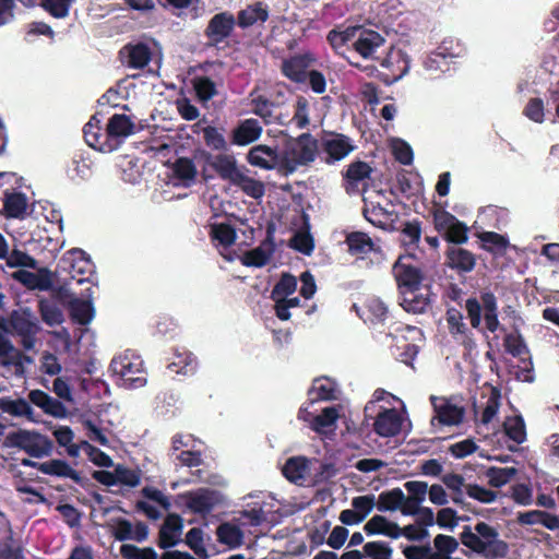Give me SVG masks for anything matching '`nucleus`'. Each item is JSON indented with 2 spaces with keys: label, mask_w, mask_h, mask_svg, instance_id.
Wrapping results in <instances>:
<instances>
[{
  "label": "nucleus",
  "mask_w": 559,
  "mask_h": 559,
  "mask_svg": "<svg viewBox=\"0 0 559 559\" xmlns=\"http://www.w3.org/2000/svg\"><path fill=\"white\" fill-rule=\"evenodd\" d=\"M186 544L189 548L202 559H207L209 554L203 543V531L200 527H192L186 534Z\"/></svg>",
  "instance_id": "obj_60"
},
{
  "label": "nucleus",
  "mask_w": 559,
  "mask_h": 559,
  "mask_svg": "<svg viewBox=\"0 0 559 559\" xmlns=\"http://www.w3.org/2000/svg\"><path fill=\"white\" fill-rule=\"evenodd\" d=\"M40 473L49 476L70 478L78 485L83 484V478L80 473L71 467V465L60 459H52L50 461L41 462Z\"/></svg>",
  "instance_id": "obj_30"
},
{
  "label": "nucleus",
  "mask_w": 559,
  "mask_h": 559,
  "mask_svg": "<svg viewBox=\"0 0 559 559\" xmlns=\"http://www.w3.org/2000/svg\"><path fill=\"white\" fill-rule=\"evenodd\" d=\"M99 122V119H97L96 116H93L84 126L83 133L85 142L88 146L98 150L99 152H112L117 148V144L110 143V141L105 139V132H102Z\"/></svg>",
  "instance_id": "obj_24"
},
{
  "label": "nucleus",
  "mask_w": 559,
  "mask_h": 559,
  "mask_svg": "<svg viewBox=\"0 0 559 559\" xmlns=\"http://www.w3.org/2000/svg\"><path fill=\"white\" fill-rule=\"evenodd\" d=\"M297 289V278L290 273H283L271 292V298L276 300L281 297H288Z\"/></svg>",
  "instance_id": "obj_55"
},
{
  "label": "nucleus",
  "mask_w": 559,
  "mask_h": 559,
  "mask_svg": "<svg viewBox=\"0 0 559 559\" xmlns=\"http://www.w3.org/2000/svg\"><path fill=\"white\" fill-rule=\"evenodd\" d=\"M353 50L364 59H378L376 52L386 43L384 36L371 28L358 25Z\"/></svg>",
  "instance_id": "obj_15"
},
{
  "label": "nucleus",
  "mask_w": 559,
  "mask_h": 559,
  "mask_svg": "<svg viewBox=\"0 0 559 559\" xmlns=\"http://www.w3.org/2000/svg\"><path fill=\"white\" fill-rule=\"evenodd\" d=\"M403 501L404 492L401 488L397 487L391 490L382 491L378 496L376 507L380 512L395 511L400 509Z\"/></svg>",
  "instance_id": "obj_46"
},
{
  "label": "nucleus",
  "mask_w": 559,
  "mask_h": 559,
  "mask_svg": "<svg viewBox=\"0 0 559 559\" xmlns=\"http://www.w3.org/2000/svg\"><path fill=\"white\" fill-rule=\"evenodd\" d=\"M269 10L265 3L258 1L247 5L237 13L236 24L240 28H248L257 23H265L269 20Z\"/></svg>",
  "instance_id": "obj_28"
},
{
  "label": "nucleus",
  "mask_w": 559,
  "mask_h": 559,
  "mask_svg": "<svg viewBox=\"0 0 559 559\" xmlns=\"http://www.w3.org/2000/svg\"><path fill=\"white\" fill-rule=\"evenodd\" d=\"M388 307L377 297L368 298L362 307L360 318L370 324L383 323L388 318Z\"/></svg>",
  "instance_id": "obj_34"
},
{
  "label": "nucleus",
  "mask_w": 559,
  "mask_h": 559,
  "mask_svg": "<svg viewBox=\"0 0 559 559\" xmlns=\"http://www.w3.org/2000/svg\"><path fill=\"white\" fill-rule=\"evenodd\" d=\"M2 447L20 449L29 457L35 459L50 456L53 451L51 439L36 430L28 429H17L9 432L2 441Z\"/></svg>",
  "instance_id": "obj_2"
},
{
  "label": "nucleus",
  "mask_w": 559,
  "mask_h": 559,
  "mask_svg": "<svg viewBox=\"0 0 559 559\" xmlns=\"http://www.w3.org/2000/svg\"><path fill=\"white\" fill-rule=\"evenodd\" d=\"M71 318L81 325L88 324L94 316V309L91 301L75 299L70 306Z\"/></svg>",
  "instance_id": "obj_50"
},
{
  "label": "nucleus",
  "mask_w": 559,
  "mask_h": 559,
  "mask_svg": "<svg viewBox=\"0 0 559 559\" xmlns=\"http://www.w3.org/2000/svg\"><path fill=\"white\" fill-rule=\"evenodd\" d=\"M38 309L46 324L53 326L63 322V313L53 301L40 300Z\"/></svg>",
  "instance_id": "obj_54"
},
{
  "label": "nucleus",
  "mask_w": 559,
  "mask_h": 559,
  "mask_svg": "<svg viewBox=\"0 0 559 559\" xmlns=\"http://www.w3.org/2000/svg\"><path fill=\"white\" fill-rule=\"evenodd\" d=\"M356 150L353 139L337 132H328L321 139V151L325 154L323 160L331 165L344 159Z\"/></svg>",
  "instance_id": "obj_8"
},
{
  "label": "nucleus",
  "mask_w": 559,
  "mask_h": 559,
  "mask_svg": "<svg viewBox=\"0 0 559 559\" xmlns=\"http://www.w3.org/2000/svg\"><path fill=\"white\" fill-rule=\"evenodd\" d=\"M372 167L362 160H354L343 171V187L347 194H364L368 191L367 179L371 178Z\"/></svg>",
  "instance_id": "obj_9"
},
{
  "label": "nucleus",
  "mask_w": 559,
  "mask_h": 559,
  "mask_svg": "<svg viewBox=\"0 0 559 559\" xmlns=\"http://www.w3.org/2000/svg\"><path fill=\"white\" fill-rule=\"evenodd\" d=\"M308 468V461L302 456L289 457L284 467L283 475L292 483H298L305 479L306 472Z\"/></svg>",
  "instance_id": "obj_45"
},
{
  "label": "nucleus",
  "mask_w": 559,
  "mask_h": 559,
  "mask_svg": "<svg viewBox=\"0 0 559 559\" xmlns=\"http://www.w3.org/2000/svg\"><path fill=\"white\" fill-rule=\"evenodd\" d=\"M14 278L31 289H47L50 286V282L47 277H43L36 273L20 270L14 273Z\"/></svg>",
  "instance_id": "obj_56"
},
{
  "label": "nucleus",
  "mask_w": 559,
  "mask_h": 559,
  "mask_svg": "<svg viewBox=\"0 0 559 559\" xmlns=\"http://www.w3.org/2000/svg\"><path fill=\"white\" fill-rule=\"evenodd\" d=\"M263 127L258 119L248 118L240 120L231 130L230 143L237 146L249 145L260 139Z\"/></svg>",
  "instance_id": "obj_18"
},
{
  "label": "nucleus",
  "mask_w": 559,
  "mask_h": 559,
  "mask_svg": "<svg viewBox=\"0 0 559 559\" xmlns=\"http://www.w3.org/2000/svg\"><path fill=\"white\" fill-rule=\"evenodd\" d=\"M28 402L39 407L45 414L56 418L67 416V407L59 400L50 396L43 390L35 389L28 392Z\"/></svg>",
  "instance_id": "obj_22"
},
{
  "label": "nucleus",
  "mask_w": 559,
  "mask_h": 559,
  "mask_svg": "<svg viewBox=\"0 0 559 559\" xmlns=\"http://www.w3.org/2000/svg\"><path fill=\"white\" fill-rule=\"evenodd\" d=\"M275 225L269 223L266 226V237L260 246L247 251L241 258V262L246 266L262 267L267 264L275 251L274 242Z\"/></svg>",
  "instance_id": "obj_14"
},
{
  "label": "nucleus",
  "mask_w": 559,
  "mask_h": 559,
  "mask_svg": "<svg viewBox=\"0 0 559 559\" xmlns=\"http://www.w3.org/2000/svg\"><path fill=\"white\" fill-rule=\"evenodd\" d=\"M293 121L299 129H305L309 126V100L305 96H297L294 106Z\"/></svg>",
  "instance_id": "obj_61"
},
{
  "label": "nucleus",
  "mask_w": 559,
  "mask_h": 559,
  "mask_svg": "<svg viewBox=\"0 0 559 559\" xmlns=\"http://www.w3.org/2000/svg\"><path fill=\"white\" fill-rule=\"evenodd\" d=\"M110 370L127 388H140L146 383L143 360L134 354L126 353L115 357L110 362Z\"/></svg>",
  "instance_id": "obj_4"
},
{
  "label": "nucleus",
  "mask_w": 559,
  "mask_h": 559,
  "mask_svg": "<svg viewBox=\"0 0 559 559\" xmlns=\"http://www.w3.org/2000/svg\"><path fill=\"white\" fill-rule=\"evenodd\" d=\"M503 346L508 354L513 357L522 358L530 354V349L521 332L515 329L513 332L506 334L503 337Z\"/></svg>",
  "instance_id": "obj_43"
},
{
  "label": "nucleus",
  "mask_w": 559,
  "mask_h": 559,
  "mask_svg": "<svg viewBox=\"0 0 559 559\" xmlns=\"http://www.w3.org/2000/svg\"><path fill=\"white\" fill-rule=\"evenodd\" d=\"M430 402L435 412V416L431 419V424L438 420L440 426H456L460 425L465 415L463 407L457 406L450 402L445 397H439L431 395Z\"/></svg>",
  "instance_id": "obj_13"
},
{
  "label": "nucleus",
  "mask_w": 559,
  "mask_h": 559,
  "mask_svg": "<svg viewBox=\"0 0 559 559\" xmlns=\"http://www.w3.org/2000/svg\"><path fill=\"white\" fill-rule=\"evenodd\" d=\"M358 32V25H336L334 28L329 31L326 35V41L338 56H344L345 51L354 47L356 34Z\"/></svg>",
  "instance_id": "obj_19"
},
{
  "label": "nucleus",
  "mask_w": 559,
  "mask_h": 559,
  "mask_svg": "<svg viewBox=\"0 0 559 559\" xmlns=\"http://www.w3.org/2000/svg\"><path fill=\"white\" fill-rule=\"evenodd\" d=\"M367 559H393V548L388 542L372 540L362 546Z\"/></svg>",
  "instance_id": "obj_53"
},
{
  "label": "nucleus",
  "mask_w": 559,
  "mask_h": 559,
  "mask_svg": "<svg viewBox=\"0 0 559 559\" xmlns=\"http://www.w3.org/2000/svg\"><path fill=\"white\" fill-rule=\"evenodd\" d=\"M173 176L183 187H190L195 182L198 169L192 158L178 157L171 166Z\"/></svg>",
  "instance_id": "obj_33"
},
{
  "label": "nucleus",
  "mask_w": 559,
  "mask_h": 559,
  "mask_svg": "<svg viewBox=\"0 0 559 559\" xmlns=\"http://www.w3.org/2000/svg\"><path fill=\"white\" fill-rule=\"evenodd\" d=\"M10 324L14 332L20 336L22 334H37L39 328L36 319L33 318L29 310L12 311Z\"/></svg>",
  "instance_id": "obj_37"
},
{
  "label": "nucleus",
  "mask_w": 559,
  "mask_h": 559,
  "mask_svg": "<svg viewBox=\"0 0 559 559\" xmlns=\"http://www.w3.org/2000/svg\"><path fill=\"white\" fill-rule=\"evenodd\" d=\"M233 186L240 188L245 194L253 199H261L265 192L263 182L247 176L245 171Z\"/></svg>",
  "instance_id": "obj_52"
},
{
  "label": "nucleus",
  "mask_w": 559,
  "mask_h": 559,
  "mask_svg": "<svg viewBox=\"0 0 559 559\" xmlns=\"http://www.w3.org/2000/svg\"><path fill=\"white\" fill-rule=\"evenodd\" d=\"M503 430L508 438L518 444H521L526 440L525 423L523 417L520 415L507 417L503 423Z\"/></svg>",
  "instance_id": "obj_48"
},
{
  "label": "nucleus",
  "mask_w": 559,
  "mask_h": 559,
  "mask_svg": "<svg viewBox=\"0 0 559 559\" xmlns=\"http://www.w3.org/2000/svg\"><path fill=\"white\" fill-rule=\"evenodd\" d=\"M153 53L147 44L129 43L119 50L120 61L130 69L142 70L152 60Z\"/></svg>",
  "instance_id": "obj_16"
},
{
  "label": "nucleus",
  "mask_w": 559,
  "mask_h": 559,
  "mask_svg": "<svg viewBox=\"0 0 559 559\" xmlns=\"http://www.w3.org/2000/svg\"><path fill=\"white\" fill-rule=\"evenodd\" d=\"M396 188L406 199L418 197L424 190L423 178L418 173L402 169L396 174Z\"/></svg>",
  "instance_id": "obj_29"
},
{
  "label": "nucleus",
  "mask_w": 559,
  "mask_h": 559,
  "mask_svg": "<svg viewBox=\"0 0 559 559\" xmlns=\"http://www.w3.org/2000/svg\"><path fill=\"white\" fill-rule=\"evenodd\" d=\"M134 132L135 124L130 117L123 114H115L109 118L106 126L105 139L110 141V143H116L118 145V138H127Z\"/></svg>",
  "instance_id": "obj_25"
},
{
  "label": "nucleus",
  "mask_w": 559,
  "mask_h": 559,
  "mask_svg": "<svg viewBox=\"0 0 559 559\" xmlns=\"http://www.w3.org/2000/svg\"><path fill=\"white\" fill-rule=\"evenodd\" d=\"M501 393L497 388H491L490 395L481 414V424H489L497 415L501 404Z\"/></svg>",
  "instance_id": "obj_64"
},
{
  "label": "nucleus",
  "mask_w": 559,
  "mask_h": 559,
  "mask_svg": "<svg viewBox=\"0 0 559 559\" xmlns=\"http://www.w3.org/2000/svg\"><path fill=\"white\" fill-rule=\"evenodd\" d=\"M392 275L397 292L419 289L426 278L425 271L414 252L399 255L392 265Z\"/></svg>",
  "instance_id": "obj_3"
},
{
  "label": "nucleus",
  "mask_w": 559,
  "mask_h": 559,
  "mask_svg": "<svg viewBox=\"0 0 559 559\" xmlns=\"http://www.w3.org/2000/svg\"><path fill=\"white\" fill-rule=\"evenodd\" d=\"M302 218L305 222V230H299L292 237L289 247L302 254L310 255L314 249V240L309 231L307 214H304Z\"/></svg>",
  "instance_id": "obj_40"
},
{
  "label": "nucleus",
  "mask_w": 559,
  "mask_h": 559,
  "mask_svg": "<svg viewBox=\"0 0 559 559\" xmlns=\"http://www.w3.org/2000/svg\"><path fill=\"white\" fill-rule=\"evenodd\" d=\"M167 368L171 372L186 374L193 370L194 357H193L192 353L187 352V350H185L182 353H178V354H176L175 360H173L171 362H169L167 365Z\"/></svg>",
  "instance_id": "obj_62"
},
{
  "label": "nucleus",
  "mask_w": 559,
  "mask_h": 559,
  "mask_svg": "<svg viewBox=\"0 0 559 559\" xmlns=\"http://www.w3.org/2000/svg\"><path fill=\"white\" fill-rule=\"evenodd\" d=\"M308 395L311 402L334 401L336 396V383L330 378H317L313 380Z\"/></svg>",
  "instance_id": "obj_36"
},
{
  "label": "nucleus",
  "mask_w": 559,
  "mask_h": 559,
  "mask_svg": "<svg viewBox=\"0 0 559 559\" xmlns=\"http://www.w3.org/2000/svg\"><path fill=\"white\" fill-rule=\"evenodd\" d=\"M217 538L221 543L228 546H237L240 544L242 533L240 528L230 523H222L216 530Z\"/></svg>",
  "instance_id": "obj_59"
},
{
  "label": "nucleus",
  "mask_w": 559,
  "mask_h": 559,
  "mask_svg": "<svg viewBox=\"0 0 559 559\" xmlns=\"http://www.w3.org/2000/svg\"><path fill=\"white\" fill-rule=\"evenodd\" d=\"M318 141L309 133L297 138L289 136L284 141L280 155V168L286 174H293L299 166H306L316 159Z\"/></svg>",
  "instance_id": "obj_1"
},
{
  "label": "nucleus",
  "mask_w": 559,
  "mask_h": 559,
  "mask_svg": "<svg viewBox=\"0 0 559 559\" xmlns=\"http://www.w3.org/2000/svg\"><path fill=\"white\" fill-rule=\"evenodd\" d=\"M235 26V15L229 11H223L210 19L204 29V35L212 45H218L230 37Z\"/></svg>",
  "instance_id": "obj_11"
},
{
  "label": "nucleus",
  "mask_w": 559,
  "mask_h": 559,
  "mask_svg": "<svg viewBox=\"0 0 559 559\" xmlns=\"http://www.w3.org/2000/svg\"><path fill=\"white\" fill-rule=\"evenodd\" d=\"M400 305L408 313H424L431 304L429 286L399 292Z\"/></svg>",
  "instance_id": "obj_17"
},
{
  "label": "nucleus",
  "mask_w": 559,
  "mask_h": 559,
  "mask_svg": "<svg viewBox=\"0 0 559 559\" xmlns=\"http://www.w3.org/2000/svg\"><path fill=\"white\" fill-rule=\"evenodd\" d=\"M515 474L516 468L514 467L491 466L485 472V475L488 478V485L495 488H500L507 485Z\"/></svg>",
  "instance_id": "obj_49"
},
{
  "label": "nucleus",
  "mask_w": 559,
  "mask_h": 559,
  "mask_svg": "<svg viewBox=\"0 0 559 559\" xmlns=\"http://www.w3.org/2000/svg\"><path fill=\"white\" fill-rule=\"evenodd\" d=\"M251 112L260 117L265 124L271 123L274 103L264 95H255V90L250 93Z\"/></svg>",
  "instance_id": "obj_47"
},
{
  "label": "nucleus",
  "mask_w": 559,
  "mask_h": 559,
  "mask_svg": "<svg viewBox=\"0 0 559 559\" xmlns=\"http://www.w3.org/2000/svg\"><path fill=\"white\" fill-rule=\"evenodd\" d=\"M338 418V412L335 406H329L322 409L321 414L313 417L310 428L316 432H323L326 428H332Z\"/></svg>",
  "instance_id": "obj_51"
},
{
  "label": "nucleus",
  "mask_w": 559,
  "mask_h": 559,
  "mask_svg": "<svg viewBox=\"0 0 559 559\" xmlns=\"http://www.w3.org/2000/svg\"><path fill=\"white\" fill-rule=\"evenodd\" d=\"M59 266L67 272L71 280H75L78 284L88 281L93 274L94 264L86 253L79 248L71 249L66 252L59 262Z\"/></svg>",
  "instance_id": "obj_7"
},
{
  "label": "nucleus",
  "mask_w": 559,
  "mask_h": 559,
  "mask_svg": "<svg viewBox=\"0 0 559 559\" xmlns=\"http://www.w3.org/2000/svg\"><path fill=\"white\" fill-rule=\"evenodd\" d=\"M380 66L385 72L379 73L378 78L386 85L401 80L409 70L408 55L395 47H391L383 58H378Z\"/></svg>",
  "instance_id": "obj_6"
},
{
  "label": "nucleus",
  "mask_w": 559,
  "mask_h": 559,
  "mask_svg": "<svg viewBox=\"0 0 559 559\" xmlns=\"http://www.w3.org/2000/svg\"><path fill=\"white\" fill-rule=\"evenodd\" d=\"M202 155L205 160L217 174V176L230 185H234L242 174L245 167H239L234 155L219 153L213 156L211 153L203 151Z\"/></svg>",
  "instance_id": "obj_12"
},
{
  "label": "nucleus",
  "mask_w": 559,
  "mask_h": 559,
  "mask_svg": "<svg viewBox=\"0 0 559 559\" xmlns=\"http://www.w3.org/2000/svg\"><path fill=\"white\" fill-rule=\"evenodd\" d=\"M74 2L75 0H40L39 5L52 17L64 19Z\"/></svg>",
  "instance_id": "obj_57"
},
{
  "label": "nucleus",
  "mask_w": 559,
  "mask_h": 559,
  "mask_svg": "<svg viewBox=\"0 0 559 559\" xmlns=\"http://www.w3.org/2000/svg\"><path fill=\"white\" fill-rule=\"evenodd\" d=\"M445 263L459 273H469L476 265V257L467 249L449 247L445 252Z\"/></svg>",
  "instance_id": "obj_27"
},
{
  "label": "nucleus",
  "mask_w": 559,
  "mask_h": 559,
  "mask_svg": "<svg viewBox=\"0 0 559 559\" xmlns=\"http://www.w3.org/2000/svg\"><path fill=\"white\" fill-rule=\"evenodd\" d=\"M433 225L443 239L450 243L462 245L468 240V227L465 223L445 210L432 212Z\"/></svg>",
  "instance_id": "obj_5"
},
{
  "label": "nucleus",
  "mask_w": 559,
  "mask_h": 559,
  "mask_svg": "<svg viewBox=\"0 0 559 559\" xmlns=\"http://www.w3.org/2000/svg\"><path fill=\"white\" fill-rule=\"evenodd\" d=\"M399 524L389 521L383 515H373L364 526V531L368 536L384 535L393 539L400 537Z\"/></svg>",
  "instance_id": "obj_32"
},
{
  "label": "nucleus",
  "mask_w": 559,
  "mask_h": 559,
  "mask_svg": "<svg viewBox=\"0 0 559 559\" xmlns=\"http://www.w3.org/2000/svg\"><path fill=\"white\" fill-rule=\"evenodd\" d=\"M479 239L484 242V248L492 252H502L509 245V240L504 236L495 231H484L479 235Z\"/></svg>",
  "instance_id": "obj_63"
},
{
  "label": "nucleus",
  "mask_w": 559,
  "mask_h": 559,
  "mask_svg": "<svg viewBox=\"0 0 559 559\" xmlns=\"http://www.w3.org/2000/svg\"><path fill=\"white\" fill-rule=\"evenodd\" d=\"M484 307V320L486 328L489 332L495 333L497 330L504 331V328L500 326L498 319V302L497 297L490 290L480 292L479 296Z\"/></svg>",
  "instance_id": "obj_31"
},
{
  "label": "nucleus",
  "mask_w": 559,
  "mask_h": 559,
  "mask_svg": "<svg viewBox=\"0 0 559 559\" xmlns=\"http://www.w3.org/2000/svg\"><path fill=\"white\" fill-rule=\"evenodd\" d=\"M0 411L2 413L9 414L12 417H25L28 420H33L34 411L29 402L23 397H0Z\"/></svg>",
  "instance_id": "obj_35"
},
{
  "label": "nucleus",
  "mask_w": 559,
  "mask_h": 559,
  "mask_svg": "<svg viewBox=\"0 0 559 559\" xmlns=\"http://www.w3.org/2000/svg\"><path fill=\"white\" fill-rule=\"evenodd\" d=\"M192 83L197 97L203 103L217 94L216 85L209 76H198Z\"/></svg>",
  "instance_id": "obj_58"
},
{
  "label": "nucleus",
  "mask_w": 559,
  "mask_h": 559,
  "mask_svg": "<svg viewBox=\"0 0 559 559\" xmlns=\"http://www.w3.org/2000/svg\"><path fill=\"white\" fill-rule=\"evenodd\" d=\"M210 237L212 241H217L219 246L229 248L236 242L237 233L233 225L218 223L211 226Z\"/></svg>",
  "instance_id": "obj_42"
},
{
  "label": "nucleus",
  "mask_w": 559,
  "mask_h": 559,
  "mask_svg": "<svg viewBox=\"0 0 559 559\" xmlns=\"http://www.w3.org/2000/svg\"><path fill=\"white\" fill-rule=\"evenodd\" d=\"M401 236L406 252L418 248L421 238V222L418 219L406 221L402 226Z\"/></svg>",
  "instance_id": "obj_41"
},
{
  "label": "nucleus",
  "mask_w": 559,
  "mask_h": 559,
  "mask_svg": "<svg viewBox=\"0 0 559 559\" xmlns=\"http://www.w3.org/2000/svg\"><path fill=\"white\" fill-rule=\"evenodd\" d=\"M402 420L395 408H384L378 414L373 429L380 437H394L400 433Z\"/></svg>",
  "instance_id": "obj_26"
},
{
  "label": "nucleus",
  "mask_w": 559,
  "mask_h": 559,
  "mask_svg": "<svg viewBox=\"0 0 559 559\" xmlns=\"http://www.w3.org/2000/svg\"><path fill=\"white\" fill-rule=\"evenodd\" d=\"M345 243L347 245L348 253L360 259H364L371 252L382 254V249L364 231L348 233L345 237Z\"/></svg>",
  "instance_id": "obj_20"
},
{
  "label": "nucleus",
  "mask_w": 559,
  "mask_h": 559,
  "mask_svg": "<svg viewBox=\"0 0 559 559\" xmlns=\"http://www.w3.org/2000/svg\"><path fill=\"white\" fill-rule=\"evenodd\" d=\"M4 214L9 218H23L27 210V199L22 192L8 193L3 200Z\"/></svg>",
  "instance_id": "obj_39"
},
{
  "label": "nucleus",
  "mask_w": 559,
  "mask_h": 559,
  "mask_svg": "<svg viewBox=\"0 0 559 559\" xmlns=\"http://www.w3.org/2000/svg\"><path fill=\"white\" fill-rule=\"evenodd\" d=\"M317 62L312 52L296 53L282 60L281 72L289 81L302 84L307 82L309 69Z\"/></svg>",
  "instance_id": "obj_10"
},
{
  "label": "nucleus",
  "mask_w": 559,
  "mask_h": 559,
  "mask_svg": "<svg viewBox=\"0 0 559 559\" xmlns=\"http://www.w3.org/2000/svg\"><path fill=\"white\" fill-rule=\"evenodd\" d=\"M225 129L214 126H206L202 128L203 141L205 145L212 151L225 152L228 150V144L224 135Z\"/></svg>",
  "instance_id": "obj_44"
},
{
  "label": "nucleus",
  "mask_w": 559,
  "mask_h": 559,
  "mask_svg": "<svg viewBox=\"0 0 559 559\" xmlns=\"http://www.w3.org/2000/svg\"><path fill=\"white\" fill-rule=\"evenodd\" d=\"M247 160L251 166L261 169H273L280 167V155L276 148L264 144H259L250 148L247 154Z\"/></svg>",
  "instance_id": "obj_23"
},
{
  "label": "nucleus",
  "mask_w": 559,
  "mask_h": 559,
  "mask_svg": "<svg viewBox=\"0 0 559 559\" xmlns=\"http://www.w3.org/2000/svg\"><path fill=\"white\" fill-rule=\"evenodd\" d=\"M453 56L445 55L442 51H432L424 61L425 69L433 78L440 76V74L449 72L451 70Z\"/></svg>",
  "instance_id": "obj_38"
},
{
  "label": "nucleus",
  "mask_w": 559,
  "mask_h": 559,
  "mask_svg": "<svg viewBox=\"0 0 559 559\" xmlns=\"http://www.w3.org/2000/svg\"><path fill=\"white\" fill-rule=\"evenodd\" d=\"M182 519L179 514L169 513L158 533L157 545L160 549H169L179 543L182 531Z\"/></svg>",
  "instance_id": "obj_21"
}]
</instances>
